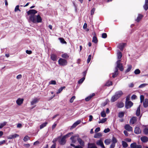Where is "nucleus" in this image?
Instances as JSON below:
<instances>
[{"instance_id": "f257e3e1", "label": "nucleus", "mask_w": 148, "mask_h": 148, "mask_svg": "<svg viewBox=\"0 0 148 148\" xmlns=\"http://www.w3.org/2000/svg\"><path fill=\"white\" fill-rule=\"evenodd\" d=\"M121 60H118L116 62L117 66L115 68V71L114 73H112V77L114 78L116 77L118 75V69L119 68V70L122 71L123 70V68L122 64L121 63Z\"/></svg>"}, {"instance_id": "f03ea898", "label": "nucleus", "mask_w": 148, "mask_h": 148, "mask_svg": "<svg viewBox=\"0 0 148 148\" xmlns=\"http://www.w3.org/2000/svg\"><path fill=\"white\" fill-rule=\"evenodd\" d=\"M29 20L34 23H41L42 19L39 15L37 16L31 15L29 16Z\"/></svg>"}, {"instance_id": "7ed1b4c3", "label": "nucleus", "mask_w": 148, "mask_h": 148, "mask_svg": "<svg viewBox=\"0 0 148 148\" xmlns=\"http://www.w3.org/2000/svg\"><path fill=\"white\" fill-rule=\"evenodd\" d=\"M123 94V92L121 90L116 92L115 94L112 97L110 100L112 102H114L121 97Z\"/></svg>"}, {"instance_id": "20e7f679", "label": "nucleus", "mask_w": 148, "mask_h": 148, "mask_svg": "<svg viewBox=\"0 0 148 148\" xmlns=\"http://www.w3.org/2000/svg\"><path fill=\"white\" fill-rule=\"evenodd\" d=\"M140 102H143V106L144 108H146L148 106V99H144V97L143 95H141L140 96Z\"/></svg>"}, {"instance_id": "39448f33", "label": "nucleus", "mask_w": 148, "mask_h": 148, "mask_svg": "<svg viewBox=\"0 0 148 148\" xmlns=\"http://www.w3.org/2000/svg\"><path fill=\"white\" fill-rule=\"evenodd\" d=\"M129 98H127L125 104V107L127 109L130 108L133 105V103L131 101H129Z\"/></svg>"}, {"instance_id": "423d86ee", "label": "nucleus", "mask_w": 148, "mask_h": 148, "mask_svg": "<svg viewBox=\"0 0 148 148\" xmlns=\"http://www.w3.org/2000/svg\"><path fill=\"white\" fill-rule=\"evenodd\" d=\"M58 62L60 65L64 66L66 65L67 62L66 60L64 59L60 58L58 60Z\"/></svg>"}, {"instance_id": "0eeeda50", "label": "nucleus", "mask_w": 148, "mask_h": 148, "mask_svg": "<svg viewBox=\"0 0 148 148\" xmlns=\"http://www.w3.org/2000/svg\"><path fill=\"white\" fill-rule=\"evenodd\" d=\"M131 148H141L142 146L140 145H137L136 143H132L130 145Z\"/></svg>"}, {"instance_id": "6e6552de", "label": "nucleus", "mask_w": 148, "mask_h": 148, "mask_svg": "<svg viewBox=\"0 0 148 148\" xmlns=\"http://www.w3.org/2000/svg\"><path fill=\"white\" fill-rule=\"evenodd\" d=\"M37 13V11L35 10L32 9L29 10L27 12L28 15H34V14Z\"/></svg>"}, {"instance_id": "1a4fd4ad", "label": "nucleus", "mask_w": 148, "mask_h": 148, "mask_svg": "<svg viewBox=\"0 0 148 148\" xmlns=\"http://www.w3.org/2000/svg\"><path fill=\"white\" fill-rule=\"evenodd\" d=\"M66 138L63 136L62 138L59 140V142L60 144L63 145H64L66 142Z\"/></svg>"}, {"instance_id": "9d476101", "label": "nucleus", "mask_w": 148, "mask_h": 148, "mask_svg": "<svg viewBox=\"0 0 148 148\" xmlns=\"http://www.w3.org/2000/svg\"><path fill=\"white\" fill-rule=\"evenodd\" d=\"M137 120V117H133L130 120V124H133L135 123Z\"/></svg>"}, {"instance_id": "9b49d317", "label": "nucleus", "mask_w": 148, "mask_h": 148, "mask_svg": "<svg viewBox=\"0 0 148 148\" xmlns=\"http://www.w3.org/2000/svg\"><path fill=\"white\" fill-rule=\"evenodd\" d=\"M125 129L128 131H131L132 130V128L128 124H126L124 126Z\"/></svg>"}, {"instance_id": "f8f14e48", "label": "nucleus", "mask_w": 148, "mask_h": 148, "mask_svg": "<svg viewBox=\"0 0 148 148\" xmlns=\"http://www.w3.org/2000/svg\"><path fill=\"white\" fill-rule=\"evenodd\" d=\"M39 100V99L36 98H34L31 102V105H34L37 103Z\"/></svg>"}, {"instance_id": "ddd939ff", "label": "nucleus", "mask_w": 148, "mask_h": 148, "mask_svg": "<svg viewBox=\"0 0 148 148\" xmlns=\"http://www.w3.org/2000/svg\"><path fill=\"white\" fill-rule=\"evenodd\" d=\"M23 99L19 98L16 101V103L18 105L20 106L23 103Z\"/></svg>"}, {"instance_id": "4468645a", "label": "nucleus", "mask_w": 148, "mask_h": 148, "mask_svg": "<svg viewBox=\"0 0 148 148\" xmlns=\"http://www.w3.org/2000/svg\"><path fill=\"white\" fill-rule=\"evenodd\" d=\"M143 7L145 10H147L148 9V0H145V3Z\"/></svg>"}, {"instance_id": "2eb2a0df", "label": "nucleus", "mask_w": 148, "mask_h": 148, "mask_svg": "<svg viewBox=\"0 0 148 148\" xmlns=\"http://www.w3.org/2000/svg\"><path fill=\"white\" fill-rule=\"evenodd\" d=\"M96 143L97 145L101 146L102 147V148H105L103 142L101 140H99L97 141Z\"/></svg>"}, {"instance_id": "dca6fc26", "label": "nucleus", "mask_w": 148, "mask_h": 148, "mask_svg": "<svg viewBox=\"0 0 148 148\" xmlns=\"http://www.w3.org/2000/svg\"><path fill=\"white\" fill-rule=\"evenodd\" d=\"M140 140L143 142L146 143L148 141V138L146 136H144L140 138Z\"/></svg>"}, {"instance_id": "f3484780", "label": "nucleus", "mask_w": 148, "mask_h": 148, "mask_svg": "<svg viewBox=\"0 0 148 148\" xmlns=\"http://www.w3.org/2000/svg\"><path fill=\"white\" fill-rule=\"evenodd\" d=\"M141 131L138 127H136L135 128L134 133L136 134H139L141 133Z\"/></svg>"}, {"instance_id": "a211bd4d", "label": "nucleus", "mask_w": 148, "mask_h": 148, "mask_svg": "<svg viewBox=\"0 0 148 148\" xmlns=\"http://www.w3.org/2000/svg\"><path fill=\"white\" fill-rule=\"evenodd\" d=\"M78 135H77L75 136H72L71 137L70 139L72 140V143H75L76 141V139L75 138V137H78Z\"/></svg>"}, {"instance_id": "6ab92c4d", "label": "nucleus", "mask_w": 148, "mask_h": 148, "mask_svg": "<svg viewBox=\"0 0 148 148\" xmlns=\"http://www.w3.org/2000/svg\"><path fill=\"white\" fill-rule=\"evenodd\" d=\"M88 148H97L94 144L88 143Z\"/></svg>"}, {"instance_id": "aec40b11", "label": "nucleus", "mask_w": 148, "mask_h": 148, "mask_svg": "<svg viewBox=\"0 0 148 148\" xmlns=\"http://www.w3.org/2000/svg\"><path fill=\"white\" fill-rule=\"evenodd\" d=\"M125 45V43H121L119 45L118 47L120 50H122Z\"/></svg>"}, {"instance_id": "412c9836", "label": "nucleus", "mask_w": 148, "mask_h": 148, "mask_svg": "<svg viewBox=\"0 0 148 148\" xmlns=\"http://www.w3.org/2000/svg\"><path fill=\"white\" fill-rule=\"evenodd\" d=\"M140 105H139L138 108L136 112V115L137 116H138L140 115Z\"/></svg>"}, {"instance_id": "4be33fe9", "label": "nucleus", "mask_w": 148, "mask_h": 148, "mask_svg": "<svg viewBox=\"0 0 148 148\" xmlns=\"http://www.w3.org/2000/svg\"><path fill=\"white\" fill-rule=\"evenodd\" d=\"M51 58L53 61H56L57 59V56L54 54H52L51 55Z\"/></svg>"}, {"instance_id": "5701e85b", "label": "nucleus", "mask_w": 148, "mask_h": 148, "mask_svg": "<svg viewBox=\"0 0 148 148\" xmlns=\"http://www.w3.org/2000/svg\"><path fill=\"white\" fill-rule=\"evenodd\" d=\"M95 93H92L91 95H90L85 98V100L86 101H89L93 96L95 95Z\"/></svg>"}, {"instance_id": "b1692460", "label": "nucleus", "mask_w": 148, "mask_h": 148, "mask_svg": "<svg viewBox=\"0 0 148 148\" xmlns=\"http://www.w3.org/2000/svg\"><path fill=\"white\" fill-rule=\"evenodd\" d=\"M77 140L79 144L82 146L84 145V142L80 138H78Z\"/></svg>"}, {"instance_id": "393cba45", "label": "nucleus", "mask_w": 148, "mask_h": 148, "mask_svg": "<svg viewBox=\"0 0 148 148\" xmlns=\"http://www.w3.org/2000/svg\"><path fill=\"white\" fill-rule=\"evenodd\" d=\"M102 134L101 133H98L95 134L94 136V137L95 138H99L101 137L102 136Z\"/></svg>"}, {"instance_id": "a878e982", "label": "nucleus", "mask_w": 148, "mask_h": 148, "mask_svg": "<svg viewBox=\"0 0 148 148\" xmlns=\"http://www.w3.org/2000/svg\"><path fill=\"white\" fill-rule=\"evenodd\" d=\"M19 135L17 134H15L12 135H10L9 136V139H11L13 138H15L16 137H18Z\"/></svg>"}, {"instance_id": "bb28decb", "label": "nucleus", "mask_w": 148, "mask_h": 148, "mask_svg": "<svg viewBox=\"0 0 148 148\" xmlns=\"http://www.w3.org/2000/svg\"><path fill=\"white\" fill-rule=\"evenodd\" d=\"M117 54V58L119 59V60H120V59L121 58L122 56V54L121 52L119 50H118Z\"/></svg>"}, {"instance_id": "cd10ccee", "label": "nucleus", "mask_w": 148, "mask_h": 148, "mask_svg": "<svg viewBox=\"0 0 148 148\" xmlns=\"http://www.w3.org/2000/svg\"><path fill=\"white\" fill-rule=\"evenodd\" d=\"M143 17V16L140 14H139L138 15V16L136 19V21L137 22H139L142 18Z\"/></svg>"}, {"instance_id": "c85d7f7f", "label": "nucleus", "mask_w": 148, "mask_h": 148, "mask_svg": "<svg viewBox=\"0 0 148 148\" xmlns=\"http://www.w3.org/2000/svg\"><path fill=\"white\" fill-rule=\"evenodd\" d=\"M47 124V122H45L41 125L40 126V129H42L45 127Z\"/></svg>"}, {"instance_id": "c756f323", "label": "nucleus", "mask_w": 148, "mask_h": 148, "mask_svg": "<svg viewBox=\"0 0 148 148\" xmlns=\"http://www.w3.org/2000/svg\"><path fill=\"white\" fill-rule=\"evenodd\" d=\"M7 123L6 122H4L2 123H0V129L2 128L4 126H5Z\"/></svg>"}, {"instance_id": "7c9ffc66", "label": "nucleus", "mask_w": 148, "mask_h": 148, "mask_svg": "<svg viewBox=\"0 0 148 148\" xmlns=\"http://www.w3.org/2000/svg\"><path fill=\"white\" fill-rule=\"evenodd\" d=\"M122 143V146L123 147H127L128 145L125 142L123 141Z\"/></svg>"}, {"instance_id": "2f4dec72", "label": "nucleus", "mask_w": 148, "mask_h": 148, "mask_svg": "<svg viewBox=\"0 0 148 148\" xmlns=\"http://www.w3.org/2000/svg\"><path fill=\"white\" fill-rule=\"evenodd\" d=\"M59 40L60 42L63 44H66V42L64 40V39L63 38H59Z\"/></svg>"}, {"instance_id": "473e14b6", "label": "nucleus", "mask_w": 148, "mask_h": 148, "mask_svg": "<svg viewBox=\"0 0 148 148\" xmlns=\"http://www.w3.org/2000/svg\"><path fill=\"white\" fill-rule=\"evenodd\" d=\"M117 107L119 108H121L124 106V104L123 103H120L117 104Z\"/></svg>"}, {"instance_id": "72a5a7b5", "label": "nucleus", "mask_w": 148, "mask_h": 148, "mask_svg": "<svg viewBox=\"0 0 148 148\" xmlns=\"http://www.w3.org/2000/svg\"><path fill=\"white\" fill-rule=\"evenodd\" d=\"M124 116V112H119V113L118 116L119 118H122Z\"/></svg>"}, {"instance_id": "f704fd0d", "label": "nucleus", "mask_w": 148, "mask_h": 148, "mask_svg": "<svg viewBox=\"0 0 148 148\" xmlns=\"http://www.w3.org/2000/svg\"><path fill=\"white\" fill-rule=\"evenodd\" d=\"M92 42H93L95 43H97V38L96 36H94L93 37L92 40Z\"/></svg>"}, {"instance_id": "c9c22d12", "label": "nucleus", "mask_w": 148, "mask_h": 148, "mask_svg": "<svg viewBox=\"0 0 148 148\" xmlns=\"http://www.w3.org/2000/svg\"><path fill=\"white\" fill-rule=\"evenodd\" d=\"M65 88V86L61 87L60 88H59L58 89V91L57 92V93L58 94L60 93Z\"/></svg>"}, {"instance_id": "e433bc0d", "label": "nucleus", "mask_w": 148, "mask_h": 148, "mask_svg": "<svg viewBox=\"0 0 148 148\" xmlns=\"http://www.w3.org/2000/svg\"><path fill=\"white\" fill-rule=\"evenodd\" d=\"M73 134V133L71 132H70L68 133L67 134H66V135L63 136L64 137L66 138H67L69 137L71 134Z\"/></svg>"}, {"instance_id": "4c0bfd02", "label": "nucleus", "mask_w": 148, "mask_h": 148, "mask_svg": "<svg viewBox=\"0 0 148 148\" xmlns=\"http://www.w3.org/2000/svg\"><path fill=\"white\" fill-rule=\"evenodd\" d=\"M104 142L106 145H108L110 143V139H107L105 140Z\"/></svg>"}, {"instance_id": "58836bf2", "label": "nucleus", "mask_w": 148, "mask_h": 148, "mask_svg": "<svg viewBox=\"0 0 148 148\" xmlns=\"http://www.w3.org/2000/svg\"><path fill=\"white\" fill-rule=\"evenodd\" d=\"M112 85V81H108L106 83V85L107 86H110Z\"/></svg>"}, {"instance_id": "ea45409f", "label": "nucleus", "mask_w": 148, "mask_h": 148, "mask_svg": "<svg viewBox=\"0 0 148 148\" xmlns=\"http://www.w3.org/2000/svg\"><path fill=\"white\" fill-rule=\"evenodd\" d=\"M107 120V118H105L104 119H102L101 120L99 121V123H104Z\"/></svg>"}, {"instance_id": "a19ab883", "label": "nucleus", "mask_w": 148, "mask_h": 148, "mask_svg": "<svg viewBox=\"0 0 148 148\" xmlns=\"http://www.w3.org/2000/svg\"><path fill=\"white\" fill-rule=\"evenodd\" d=\"M132 68V66L131 65H128V68L126 70L127 72H129L131 69Z\"/></svg>"}, {"instance_id": "79ce46f5", "label": "nucleus", "mask_w": 148, "mask_h": 148, "mask_svg": "<svg viewBox=\"0 0 148 148\" xmlns=\"http://www.w3.org/2000/svg\"><path fill=\"white\" fill-rule=\"evenodd\" d=\"M56 84V82L55 80H51L49 82V84L55 85Z\"/></svg>"}, {"instance_id": "37998d69", "label": "nucleus", "mask_w": 148, "mask_h": 148, "mask_svg": "<svg viewBox=\"0 0 148 148\" xmlns=\"http://www.w3.org/2000/svg\"><path fill=\"white\" fill-rule=\"evenodd\" d=\"M140 72V71L139 69H136L134 71V73L135 74H138Z\"/></svg>"}, {"instance_id": "c03bdc74", "label": "nucleus", "mask_w": 148, "mask_h": 148, "mask_svg": "<svg viewBox=\"0 0 148 148\" xmlns=\"http://www.w3.org/2000/svg\"><path fill=\"white\" fill-rule=\"evenodd\" d=\"M85 79V77H83L80 79L79 81H78V82L79 84H82L84 81Z\"/></svg>"}, {"instance_id": "a18cd8bd", "label": "nucleus", "mask_w": 148, "mask_h": 148, "mask_svg": "<svg viewBox=\"0 0 148 148\" xmlns=\"http://www.w3.org/2000/svg\"><path fill=\"white\" fill-rule=\"evenodd\" d=\"M147 85V84H141L139 86V88H143Z\"/></svg>"}, {"instance_id": "49530a36", "label": "nucleus", "mask_w": 148, "mask_h": 148, "mask_svg": "<svg viewBox=\"0 0 148 148\" xmlns=\"http://www.w3.org/2000/svg\"><path fill=\"white\" fill-rule=\"evenodd\" d=\"M143 132L145 134L147 135L148 134V128H145L144 129Z\"/></svg>"}, {"instance_id": "de8ad7c7", "label": "nucleus", "mask_w": 148, "mask_h": 148, "mask_svg": "<svg viewBox=\"0 0 148 148\" xmlns=\"http://www.w3.org/2000/svg\"><path fill=\"white\" fill-rule=\"evenodd\" d=\"M29 139V137L28 136H25L23 140L25 142H26Z\"/></svg>"}, {"instance_id": "09e8293b", "label": "nucleus", "mask_w": 148, "mask_h": 148, "mask_svg": "<svg viewBox=\"0 0 148 148\" xmlns=\"http://www.w3.org/2000/svg\"><path fill=\"white\" fill-rule=\"evenodd\" d=\"M62 57L64 58H67L69 57V56L66 53H64L62 55Z\"/></svg>"}, {"instance_id": "8fccbe9b", "label": "nucleus", "mask_w": 148, "mask_h": 148, "mask_svg": "<svg viewBox=\"0 0 148 148\" xmlns=\"http://www.w3.org/2000/svg\"><path fill=\"white\" fill-rule=\"evenodd\" d=\"M101 116L103 117H105L106 116V114L104 111L102 112H101Z\"/></svg>"}, {"instance_id": "3c124183", "label": "nucleus", "mask_w": 148, "mask_h": 148, "mask_svg": "<svg viewBox=\"0 0 148 148\" xmlns=\"http://www.w3.org/2000/svg\"><path fill=\"white\" fill-rule=\"evenodd\" d=\"M19 6L18 5H17L16 6L14 9L15 12H16L18 10L20 12L21 11L19 9Z\"/></svg>"}, {"instance_id": "603ef678", "label": "nucleus", "mask_w": 148, "mask_h": 148, "mask_svg": "<svg viewBox=\"0 0 148 148\" xmlns=\"http://www.w3.org/2000/svg\"><path fill=\"white\" fill-rule=\"evenodd\" d=\"M112 140L113 143V144H115L117 142V140L114 137H113Z\"/></svg>"}, {"instance_id": "864d4df0", "label": "nucleus", "mask_w": 148, "mask_h": 148, "mask_svg": "<svg viewBox=\"0 0 148 148\" xmlns=\"http://www.w3.org/2000/svg\"><path fill=\"white\" fill-rule=\"evenodd\" d=\"M91 55H89L88 56V58L87 60V62L88 63H89L90 62V60L91 59Z\"/></svg>"}, {"instance_id": "5fc2aeb1", "label": "nucleus", "mask_w": 148, "mask_h": 148, "mask_svg": "<svg viewBox=\"0 0 148 148\" xmlns=\"http://www.w3.org/2000/svg\"><path fill=\"white\" fill-rule=\"evenodd\" d=\"M77 124L75 123V122L73 124V125L71 127V129H72L74 128H75L77 126Z\"/></svg>"}, {"instance_id": "6e6d98bb", "label": "nucleus", "mask_w": 148, "mask_h": 148, "mask_svg": "<svg viewBox=\"0 0 148 148\" xmlns=\"http://www.w3.org/2000/svg\"><path fill=\"white\" fill-rule=\"evenodd\" d=\"M102 37L103 38H106L107 37V35L105 33L102 34Z\"/></svg>"}, {"instance_id": "4d7b16f0", "label": "nucleus", "mask_w": 148, "mask_h": 148, "mask_svg": "<svg viewBox=\"0 0 148 148\" xmlns=\"http://www.w3.org/2000/svg\"><path fill=\"white\" fill-rule=\"evenodd\" d=\"M95 8H93L92 9V10H91V15H93L94 13V12L95 10Z\"/></svg>"}, {"instance_id": "13d9d810", "label": "nucleus", "mask_w": 148, "mask_h": 148, "mask_svg": "<svg viewBox=\"0 0 148 148\" xmlns=\"http://www.w3.org/2000/svg\"><path fill=\"white\" fill-rule=\"evenodd\" d=\"M75 98V96H73L71 98V99L70 100V102L72 103L73 102Z\"/></svg>"}, {"instance_id": "bf43d9fd", "label": "nucleus", "mask_w": 148, "mask_h": 148, "mask_svg": "<svg viewBox=\"0 0 148 148\" xmlns=\"http://www.w3.org/2000/svg\"><path fill=\"white\" fill-rule=\"evenodd\" d=\"M22 77V75L21 74H19L16 76L17 79H21Z\"/></svg>"}, {"instance_id": "052dcab7", "label": "nucleus", "mask_w": 148, "mask_h": 148, "mask_svg": "<svg viewBox=\"0 0 148 148\" xmlns=\"http://www.w3.org/2000/svg\"><path fill=\"white\" fill-rule=\"evenodd\" d=\"M110 131V130L109 128H108L106 129H105L104 130V132L105 133H107V132H109Z\"/></svg>"}, {"instance_id": "680f3d73", "label": "nucleus", "mask_w": 148, "mask_h": 148, "mask_svg": "<svg viewBox=\"0 0 148 148\" xmlns=\"http://www.w3.org/2000/svg\"><path fill=\"white\" fill-rule=\"evenodd\" d=\"M100 130V128L99 127H98L95 130V133H97L99 132Z\"/></svg>"}, {"instance_id": "e2e57ef3", "label": "nucleus", "mask_w": 148, "mask_h": 148, "mask_svg": "<svg viewBox=\"0 0 148 148\" xmlns=\"http://www.w3.org/2000/svg\"><path fill=\"white\" fill-rule=\"evenodd\" d=\"M124 133V134L126 136H128V132L126 130H125L123 132Z\"/></svg>"}, {"instance_id": "0e129e2a", "label": "nucleus", "mask_w": 148, "mask_h": 148, "mask_svg": "<svg viewBox=\"0 0 148 148\" xmlns=\"http://www.w3.org/2000/svg\"><path fill=\"white\" fill-rule=\"evenodd\" d=\"M137 97L135 95H133L131 97V98L132 99H135Z\"/></svg>"}, {"instance_id": "69168bd1", "label": "nucleus", "mask_w": 148, "mask_h": 148, "mask_svg": "<svg viewBox=\"0 0 148 148\" xmlns=\"http://www.w3.org/2000/svg\"><path fill=\"white\" fill-rule=\"evenodd\" d=\"M87 27V24L86 23H85L83 26V28L84 29H86Z\"/></svg>"}, {"instance_id": "338daca9", "label": "nucleus", "mask_w": 148, "mask_h": 148, "mask_svg": "<svg viewBox=\"0 0 148 148\" xmlns=\"http://www.w3.org/2000/svg\"><path fill=\"white\" fill-rule=\"evenodd\" d=\"M26 53L28 54H30L32 53V52L31 51L27 50L26 51Z\"/></svg>"}, {"instance_id": "774afa93", "label": "nucleus", "mask_w": 148, "mask_h": 148, "mask_svg": "<svg viewBox=\"0 0 148 148\" xmlns=\"http://www.w3.org/2000/svg\"><path fill=\"white\" fill-rule=\"evenodd\" d=\"M81 122V121L80 120H78L76 122H75V123L77 124V125H78V124H79Z\"/></svg>"}]
</instances>
